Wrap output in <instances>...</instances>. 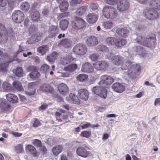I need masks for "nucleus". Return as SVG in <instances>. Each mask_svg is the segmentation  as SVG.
Segmentation results:
<instances>
[{"label":"nucleus","mask_w":160,"mask_h":160,"mask_svg":"<svg viewBox=\"0 0 160 160\" xmlns=\"http://www.w3.org/2000/svg\"><path fill=\"white\" fill-rule=\"evenodd\" d=\"M130 4L128 0H119L117 5L118 9L121 12L128 10Z\"/></svg>","instance_id":"nucleus-10"},{"label":"nucleus","mask_w":160,"mask_h":160,"mask_svg":"<svg viewBox=\"0 0 160 160\" xmlns=\"http://www.w3.org/2000/svg\"><path fill=\"white\" fill-rule=\"evenodd\" d=\"M86 42L87 45L89 46H93L97 45L98 43L96 37L93 36L88 37Z\"/></svg>","instance_id":"nucleus-23"},{"label":"nucleus","mask_w":160,"mask_h":160,"mask_svg":"<svg viewBox=\"0 0 160 160\" xmlns=\"http://www.w3.org/2000/svg\"><path fill=\"white\" fill-rule=\"evenodd\" d=\"M112 87L115 92L119 93L122 92L125 89L124 86L119 82L114 83Z\"/></svg>","instance_id":"nucleus-24"},{"label":"nucleus","mask_w":160,"mask_h":160,"mask_svg":"<svg viewBox=\"0 0 160 160\" xmlns=\"http://www.w3.org/2000/svg\"><path fill=\"white\" fill-rule=\"evenodd\" d=\"M49 66L47 64H44L41 66L40 70L41 72L46 73L49 71Z\"/></svg>","instance_id":"nucleus-50"},{"label":"nucleus","mask_w":160,"mask_h":160,"mask_svg":"<svg viewBox=\"0 0 160 160\" xmlns=\"http://www.w3.org/2000/svg\"><path fill=\"white\" fill-rule=\"evenodd\" d=\"M63 147L62 145H57L53 147L52 149V152L53 154L55 156H58L62 151Z\"/></svg>","instance_id":"nucleus-29"},{"label":"nucleus","mask_w":160,"mask_h":160,"mask_svg":"<svg viewBox=\"0 0 160 160\" xmlns=\"http://www.w3.org/2000/svg\"><path fill=\"white\" fill-rule=\"evenodd\" d=\"M114 23L110 21H107L103 22L102 25L105 30L111 29L113 27Z\"/></svg>","instance_id":"nucleus-38"},{"label":"nucleus","mask_w":160,"mask_h":160,"mask_svg":"<svg viewBox=\"0 0 160 160\" xmlns=\"http://www.w3.org/2000/svg\"><path fill=\"white\" fill-rule=\"evenodd\" d=\"M123 58L119 56L113 57L112 60V62L115 65H119L123 62Z\"/></svg>","instance_id":"nucleus-31"},{"label":"nucleus","mask_w":160,"mask_h":160,"mask_svg":"<svg viewBox=\"0 0 160 160\" xmlns=\"http://www.w3.org/2000/svg\"><path fill=\"white\" fill-rule=\"evenodd\" d=\"M12 20L16 23H20L24 18V13L20 10H16L12 13Z\"/></svg>","instance_id":"nucleus-6"},{"label":"nucleus","mask_w":160,"mask_h":160,"mask_svg":"<svg viewBox=\"0 0 160 160\" xmlns=\"http://www.w3.org/2000/svg\"><path fill=\"white\" fill-rule=\"evenodd\" d=\"M32 143L33 145L37 148L40 147L42 145L41 141L37 139L32 140Z\"/></svg>","instance_id":"nucleus-54"},{"label":"nucleus","mask_w":160,"mask_h":160,"mask_svg":"<svg viewBox=\"0 0 160 160\" xmlns=\"http://www.w3.org/2000/svg\"><path fill=\"white\" fill-rule=\"evenodd\" d=\"M76 59L71 55H68L61 58L60 59V63L63 65H66L72 61H75Z\"/></svg>","instance_id":"nucleus-15"},{"label":"nucleus","mask_w":160,"mask_h":160,"mask_svg":"<svg viewBox=\"0 0 160 160\" xmlns=\"http://www.w3.org/2000/svg\"><path fill=\"white\" fill-rule=\"evenodd\" d=\"M53 97V98H56V100L58 102H60L63 101L62 98L59 96L57 94H52Z\"/></svg>","instance_id":"nucleus-63"},{"label":"nucleus","mask_w":160,"mask_h":160,"mask_svg":"<svg viewBox=\"0 0 160 160\" xmlns=\"http://www.w3.org/2000/svg\"><path fill=\"white\" fill-rule=\"evenodd\" d=\"M92 91L95 94L104 98H105L107 97V91L104 87L100 86L94 87L92 89Z\"/></svg>","instance_id":"nucleus-8"},{"label":"nucleus","mask_w":160,"mask_h":160,"mask_svg":"<svg viewBox=\"0 0 160 160\" xmlns=\"http://www.w3.org/2000/svg\"><path fill=\"white\" fill-rule=\"evenodd\" d=\"M78 68V65L76 63L69 64L68 66L65 67L63 70L69 72H72L75 71Z\"/></svg>","instance_id":"nucleus-27"},{"label":"nucleus","mask_w":160,"mask_h":160,"mask_svg":"<svg viewBox=\"0 0 160 160\" xmlns=\"http://www.w3.org/2000/svg\"><path fill=\"white\" fill-rule=\"evenodd\" d=\"M59 32V30L58 26L52 25L48 30L50 37L53 38L55 37Z\"/></svg>","instance_id":"nucleus-16"},{"label":"nucleus","mask_w":160,"mask_h":160,"mask_svg":"<svg viewBox=\"0 0 160 160\" xmlns=\"http://www.w3.org/2000/svg\"><path fill=\"white\" fill-rule=\"evenodd\" d=\"M69 97L71 100L73 102V103L77 104H80V100L76 95L71 93L69 95Z\"/></svg>","instance_id":"nucleus-44"},{"label":"nucleus","mask_w":160,"mask_h":160,"mask_svg":"<svg viewBox=\"0 0 160 160\" xmlns=\"http://www.w3.org/2000/svg\"><path fill=\"white\" fill-rule=\"evenodd\" d=\"M145 17L147 19L152 20L157 18L158 17V12L156 11L146 10L143 12Z\"/></svg>","instance_id":"nucleus-11"},{"label":"nucleus","mask_w":160,"mask_h":160,"mask_svg":"<svg viewBox=\"0 0 160 160\" xmlns=\"http://www.w3.org/2000/svg\"><path fill=\"white\" fill-rule=\"evenodd\" d=\"M41 123L39 120L37 118H35V120L33 123V126L34 127H37L38 126H40Z\"/></svg>","instance_id":"nucleus-61"},{"label":"nucleus","mask_w":160,"mask_h":160,"mask_svg":"<svg viewBox=\"0 0 160 160\" xmlns=\"http://www.w3.org/2000/svg\"><path fill=\"white\" fill-rule=\"evenodd\" d=\"M98 49L99 51L105 52L108 50V48L105 45H100L98 47Z\"/></svg>","instance_id":"nucleus-58"},{"label":"nucleus","mask_w":160,"mask_h":160,"mask_svg":"<svg viewBox=\"0 0 160 160\" xmlns=\"http://www.w3.org/2000/svg\"><path fill=\"white\" fill-rule=\"evenodd\" d=\"M58 56V53L54 52L50 55L47 56V60L50 62H54Z\"/></svg>","instance_id":"nucleus-37"},{"label":"nucleus","mask_w":160,"mask_h":160,"mask_svg":"<svg viewBox=\"0 0 160 160\" xmlns=\"http://www.w3.org/2000/svg\"><path fill=\"white\" fill-rule=\"evenodd\" d=\"M40 15L39 12L35 11L32 12L30 15L31 20L33 22H38L40 20Z\"/></svg>","instance_id":"nucleus-30"},{"label":"nucleus","mask_w":160,"mask_h":160,"mask_svg":"<svg viewBox=\"0 0 160 160\" xmlns=\"http://www.w3.org/2000/svg\"><path fill=\"white\" fill-rule=\"evenodd\" d=\"M6 98L8 101L12 103L17 102L18 101V98L17 96L14 94L8 93L6 95Z\"/></svg>","instance_id":"nucleus-28"},{"label":"nucleus","mask_w":160,"mask_h":160,"mask_svg":"<svg viewBox=\"0 0 160 160\" xmlns=\"http://www.w3.org/2000/svg\"><path fill=\"white\" fill-rule=\"evenodd\" d=\"M127 43V41L125 39H116L115 45L117 47L120 48L126 45Z\"/></svg>","instance_id":"nucleus-35"},{"label":"nucleus","mask_w":160,"mask_h":160,"mask_svg":"<svg viewBox=\"0 0 160 160\" xmlns=\"http://www.w3.org/2000/svg\"><path fill=\"white\" fill-rule=\"evenodd\" d=\"M88 7L86 6H83L78 8L75 12L76 14L79 16H81L86 12Z\"/></svg>","instance_id":"nucleus-34"},{"label":"nucleus","mask_w":160,"mask_h":160,"mask_svg":"<svg viewBox=\"0 0 160 160\" xmlns=\"http://www.w3.org/2000/svg\"><path fill=\"white\" fill-rule=\"evenodd\" d=\"M81 70L83 72L92 73L94 71V68L91 63L86 62L82 65Z\"/></svg>","instance_id":"nucleus-18"},{"label":"nucleus","mask_w":160,"mask_h":160,"mask_svg":"<svg viewBox=\"0 0 160 160\" xmlns=\"http://www.w3.org/2000/svg\"><path fill=\"white\" fill-rule=\"evenodd\" d=\"M155 35L152 34L151 35L146 38L141 35H138L136 40L138 43L146 47L151 48L155 46Z\"/></svg>","instance_id":"nucleus-2"},{"label":"nucleus","mask_w":160,"mask_h":160,"mask_svg":"<svg viewBox=\"0 0 160 160\" xmlns=\"http://www.w3.org/2000/svg\"><path fill=\"white\" fill-rule=\"evenodd\" d=\"M36 82L29 83L28 84L27 91L25 92V93L27 96H31L34 95L36 92Z\"/></svg>","instance_id":"nucleus-14"},{"label":"nucleus","mask_w":160,"mask_h":160,"mask_svg":"<svg viewBox=\"0 0 160 160\" xmlns=\"http://www.w3.org/2000/svg\"><path fill=\"white\" fill-rule=\"evenodd\" d=\"M38 68L36 70L33 72H31L29 74V75L30 77L32 79L35 80L40 76V74L38 72Z\"/></svg>","instance_id":"nucleus-39"},{"label":"nucleus","mask_w":160,"mask_h":160,"mask_svg":"<svg viewBox=\"0 0 160 160\" xmlns=\"http://www.w3.org/2000/svg\"><path fill=\"white\" fill-rule=\"evenodd\" d=\"M15 74L18 77H22L23 74V72L22 68L20 67H17L15 70Z\"/></svg>","instance_id":"nucleus-42"},{"label":"nucleus","mask_w":160,"mask_h":160,"mask_svg":"<svg viewBox=\"0 0 160 160\" xmlns=\"http://www.w3.org/2000/svg\"><path fill=\"white\" fill-rule=\"evenodd\" d=\"M43 15L45 17H48L50 15V12L49 9L47 8H44L42 11Z\"/></svg>","instance_id":"nucleus-55"},{"label":"nucleus","mask_w":160,"mask_h":160,"mask_svg":"<svg viewBox=\"0 0 160 160\" xmlns=\"http://www.w3.org/2000/svg\"><path fill=\"white\" fill-rule=\"evenodd\" d=\"M58 88L59 92L62 95H66L68 91V88L67 86L63 83L59 84Z\"/></svg>","instance_id":"nucleus-26"},{"label":"nucleus","mask_w":160,"mask_h":160,"mask_svg":"<svg viewBox=\"0 0 160 160\" xmlns=\"http://www.w3.org/2000/svg\"><path fill=\"white\" fill-rule=\"evenodd\" d=\"M151 7L158 10L160 9V0H152L149 3Z\"/></svg>","instance_id":"nucleus-32"},{"label":"nucleus","mask_w":160,"mask_h":160,"mask_svg":"<svg viewBox=\"0 0 160 160\" xmlns=\"http://www.w3.org/2000/svg\"><path fill=\"white\" fill-rule=\"evenodd\" d=\"M98 16L93 13H89L86 17V20L89 24L95 23L98 20Z\"/></svg>","instance_id":"nucleus-20"},{"label":"nucleus","mask_w":160,"mask_h":160,"mask_svg":"<svg viewBox=\"0 0 160 160\" xmlns=\"http://www.w3.org/2000/svg\"><path fill=\"white\" fill-rule=\"evenodd\" d=\"M15 151L18 153H22L24 152L23 146L22 144H19L14 147Z\"/></svg>","instance_id":"nucleus-49"},{"label":"nucleus","mask_w":160,"mask_h":160,"mask_svg":"<svg viewBox=\"0 0 160 160\" xmlns=\"http://www.w3.org/2000/svg\"><path fill=\"white\" fill-rule=\"evenodd\" d=\"M102 12L103 16L107 19L116 21L119 18L117 10L112 6H105L103 8Z\"/></svg>","instance_id":"nucleus-3"},{"label":"nucleus","mask_w":160,"mask_h":160,"mask_svg":"<svg viewBox=\"0 0 160 160\" xmlns=\"http://www.w3.org/2000/svg\"><path fill=\"white\" fill-rule=\"evenodd\" d=\"M114 81V79L110 76L104 75L101 76L98 84L105 88L108 85H111Z\"/></svg>","instance_id":"nucleus-7"},{"label":"nucleus","mask_w":160,"mask_h":160,"mask_svg":"<svg viewBox=\"0 0 160 160\" xmlns=\"http://www.w3.org/2000/svg\"><path fill=\"white\" fill-rule=\"evenodd\" d=\"M82 0H71L70 2L71 5L73 6L78 4H80Z\"/></svg>","instance_id":"nucleus-60"},{"label":"nucleus","mask_w":160,"mask_h":160,"mask_svg":"<svg viewBox=\"0 0 160 160\" xmlns=\"http://www.w3.org/2000/svg\"><path fill=\"white\" fill-rule=\"evenodd\" d=\"M61 114L58 112H56L55 113V116L57 120L59 122H62V119L60 118V116Z\"/></svg>","instance_id":"nucleus-64"},{"label":"nucleus","mask_w":160,"mask_h":160,"mask_svg":"<svg viewBox=\"0 0 160 160\" xmlns=\"http://www.w3.org/2000/svg\"><path fill=\"white\" fill-rule=\"evenodd\" d=\"M13 87L17 90L21 91L23 90L21 84L18 81H15L12 83Z\"/></svg>","instance_id":"nucleus-43"},{"label":"nucleus","mask_w":160,"mask_h":160,"mask_svg":"<svg viewBox=\"0 0 160 160\" xmlns=\"http://www.w3.org/2000/svg\"><path fill=\"white\" fill-rule=\"evenodd\" d=\"M23 21V25L24 27L27 28L29 25L30 22V20L28 18H25Z\"/></svg>","instance_id":"nucleus-62"},{"label":"nucleus","mask_w":160,"mask_h":160,"mask_svg":"<svg viewBox=\"0 0 160 160\" xmlns=\"http://www.w3.org/2000/svg\"><path fill=\"white\" fill-rule=\"evenodd\" d=\"M37 28L33 25L30 26L28 28V31L29 33L31 35L35 34Z\"/></svg>","instance_id":"nucleus-53"},{"label":"nucleus","mask_w":160,"mask_h":160,"mask_svg":"<svg viewBox=\"0 0 160 160\" xmlns=\"http://www.w3.org/2000/svg\"><path fill=\"white\" fill-rule=\"evenodd\" d=\"M99 57L98 54L93 53L90 55L89 58L92 61H95L97 60Z\"/></svg>","instance_id":"nucleus-57"},{"label":"nucleus","mask_w":160,"mask_h":160,"mask_svg":"<svg viewBox=\"0 0 160 160\" xmlns=\"http://www.w3.org/2000/svg\"><path fill=\"white\" fill-rule=\"evenodd\" d=\"M88 78V76L86 74H80L77 77L78 80L80 82H83L85 81Z\"/></svg>","instance_id":"nucleus-48"},{"label":"nucleus","mask_w":160,"mask_h":160,"mask_svg":"<svg viewBox=\"0 0 160 160\" xmlns=\"http://www.w3.org/2000/svg\"><path fill=\"white\" fill-rule=\"evenodd\" d=\"M58 45L60 47H62L65 48H68L72 47V42L70 39L65 38L60 40Z\"/></svg>","instance_id":"nucleus-13"},{"label":"nucleus","mask_w":160,"mask_h":160,"mask_svg":"<svg viewBox=\"0 0 160 160\" xmlns=\"http://www.w3.org/2000/svg\"><path fill=\"white\" fill-rule=\"evenodd\" d=\"M48 50V47L47 45H42L39 47L37 49V51L42 55L46 53Z\"/></svg>","instance_id":"nucleus-36"},{"label":"nucleus","mask_w":160,"mask_h":160,"mask_svg":"<svg viewBox=\"0 0 160 160\" xmlns=\"http://www.w3.org/2000/svg\"><path fill=\"white\" fill-rule=\"evenodd\" d=\"M134 50L138 54H141L143 53L144 49L142 47L138 45L133 48Z\"/></svg>","instance_id":"nucleus-51"},{"label":"nucleus","mask_w":160,"mask_h":160,"mask_svg":"<svg viewBox=\"0 0 160 160\" xmlns=\"http://www.w3.org/2000/svg\"><path fill=\"white\" fill-rule=\"evenodd\" d=\"M91 132L90 131H82L80 134V136L82 137L88 138L91 136Z\"/></svg>","instance_id":"nucleus-52"},{"label":"nucleus","mask_w":160,"mask_h":160,"mask_svg":"<svg viewBox=\"0 0 160 160\" xmlns=\"http://www.w3.org/2000/svg\"><path fill=\"white\" fill-rule=\"evenodd\" d=\"M69 15V13L68 12H65L63 13H60L58 16V19H60L64 17H66L68 16Z\"/></svg>","instance_id":"nucleus-56"},{"label":"nucleus","mask_w":160,"mask_h":160,"mask_svg":"<svg viewBox=\"0 0 160 160\" xmlns=\"http://www.w3.org/2000/svg\"><path fill=\"white\" fill-rule=\"evenodd\" d=\"M69 22L67 19H64L61 21L59 26L61 29L64 30L66 29L68 25Z\"/></svg>","instance_id":"nucleus-40"},{"label":"nucleus","mask_w":160,"mask_h":160,"mask_svg":"<svg viewBox=\"0 0 160 160\" xmlns=\"http://www.w3.org/2000/svg\"><path fill=\"white\" fill-rule=\"evenodd\" d=\"M86 23L83 19L76 17L71 22L72 28L69 29V32L74 34L77 31L83 29L86 27Z\"/></svg>","instance_id":"nucleus-4"},{"label":"nucleus","mask_w":160,"mask_h":160,"mask_svg":"<svg viewBox=\"0 0 160 160\" xmlns=\"http://www.w3.org/2000/svg\"><path fill=\"white\" fill-rule=\"evenodd\" d=\"M2 88L6 91H9L12 89L11 85L7 82H3Z\"/></svg>","instance_id":"nucleus-47"},{"label":"nucleus","mask_w":160,"mask_h":160,"mask_svg":"<svg viewBox=\"0 0 160 160\" xmlns=\"http://www.w3.org/2000/svg\"><path fill=\"white\" fill-rule=\"evenodd\" d=\"M38 68L37 67L32 65H30L29 66L26 68L27 71L28 72H33L35 70H36Z\"/></svg>","instance_id":"nucleus-59"},{"label":"nucleus","mask_w":160,"mask_h":160,"mask_svg":"<svg viewBox=\"0 0 160 160\" xmlns=\"http://www.w3.org/2000/svg\"><path fill=\"white\" fill-rule=\"evenodd\" d=\"M0 108L2 111L6 112L10 110V106L5 99L0 98Z\"/></svg>","instance_id":"nucleus-19"},{"label":"nucleus","mask_w":160,"mask_h":160,"mask_svg":"<svg viewBox=\"0 0 160 160\" xmlns=\"http://www.w3.org/2000/svg\"><path fill=\"white\" fill-rule=\"evenodd\" d=\"M78 96L83 100L86 101L88 98V93L85 89H81L78 91Z\"/></svg>","instance_id":"nucleus-21"},{"label":"nucleus","mask_w":160,"mask_h":160,"mask_svg":"<svg viewBox=\"0 0 160 160\" xmlns=\"http://www.w3.org/2000/svg\"><path fill=\"white\" fill-rule=\"evenodd\" d=\"M25 150L29 152L34 157H38L39 155V153L37 152L35 148L32 145L28 144L26 145Z\"/></svg>","instance_id":"nucleus-22"},{"label":"nucleus","mask_w":160,"mask_h":160,"mask_svg":"<svg viewBox=\"0 0 160 160\" xmlns=\"http://www.w3.org/2000/svg\"><path fill=\"white\" fill-rule=\"evenodd\" d=\"M69 4L67 1H63L60 3L59 8L61 12H64L67 11L68 9Z\"/></svg>","instance_id":"nucleus-33"},{"label":"nucleus","mask_w":160,"mask_h":160,"mask_svg":"<svg viewBox=\"0 0 160 160\" xmlns=\"http://www.w3.org/2000/svg\"><path fill=\"white\" fill-rule=\"evenodd\" d=\"M132 63L129 62H123L121 64V68L123 70H126L128 68L127 71V74L130 78H134L135 77L136 74L141 71V68L140 65L137 64H132Z\"/></svg>","instance_id":"nucleus-1"},{"label":"nucleus","mask_w":160,"mask_h":160,"mask_svg":"<svg viewBox=\"0 0 160 160\" xmlns=\"http://www.w3.org/2000/svg\"><path fill=\"white\" fill-rule=\"evenodd\" d=\"M30 5L27 2H23L20 5V8L24 12H27L30 8Z\"/></svg>","instance_id":"nucleus-45"},{"label":"nucleus","mask_w":160,"mask_h":160,"mask_svg":"<svg viewBox=\"0 0 160 160\" xmlns=\"http://www.w3.org/2000/svg\"><path fill=\"white\" fill-rule=\"evenodd\" d=\"M11 62L10 61H7L0 64V71L4 72L6 71Z\"/></svg>","instance_id":"nucleus-41"},{"label":"nucleus","mask_w":160,"mask_h":160,"mask_svg":"<svg viewBox=\"0 0 160 160\" xmlns=\"http://www.w3.org/2000/svg\"><path fill=\"white\" fill-rule=\"evenodd\" d=\"M116 39L112 37H108L106 39V42L108 45H115Z\"/></svg>","instance_id":"nucleus-46"},{"label":"nucleus","mask_w":160,"mask_h":160,"mask_svg":"<svg viewBox=\"0 0 160 160\" xmlns=\"http://www.w3.org/2000/svg\"><path fill=\"white\" fill-rule=\"evenodd\" d=\"M41 91L52 94H54L55 90L54 88L49 84L44 83L42 84L39 88Z\"/></svg>","instance_id":"nucleus-12"},{"label":"nucleus","mask_w":160,"mask_h":160,"mask_svg":"<svg viewBox=\"0 0 160 160\" xmlns=\"http://www.w3.org/2000/svg\"><path fill=\"white\" fill-rule=\"evenodd\" d=\"M87 47L82 43L76 44L73 47L72 49L73 53L79 56L84 55L87 52Z\"/></svg>","instance_id":"nucleus-5"},{"label":"nucleus","mask_w":160,"mask_h":160,"mask_svg":"<svg viewBox=\"0 0 160 160\" xmlns=\"http://www.w3.org/2000/svg\"><path fill=\"white\" fill-rule=\"evenodd\" d=\"M116 33L119 36L122 37H127L129 33L128 30L123 28H119L116 31Z\"/></svg>","instance_id":"nucleus-25"},{"label":"nucleus","mask_w":160,"mask_h":160,"mask_svg":"<svg viewBox=\"0 0 160 160\" xmlns=\"http://www.w3.org/2000/svg\"><path fill=\"white\" fill-rule=\"evenodd\" d=\"M94 68L99 71L104 70L109 66V63L107 61L101 60L96 62L93 64Z\"/></svg>","instance_id":"nucleus-9"},{"label":"nucleus","mask_w":160,"mask_h":160,"mask_svg":"<svg viewBox=\"0 0 160 160\" xmlns=\"http://www.w3.org/2000/svg\"><path fill=\"white\" fill-rule=\"evenodd\" d=\"M76 152L78 156L83 158H86L90 154L89 152L82 146L78 147L77 148Z\"/></svg>","instance_id":"nucleus-17"}]
</instances>
